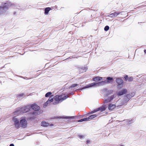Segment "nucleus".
<instances>
[{
	"label": "nucleus",
	"mask_w": 146,
	"mask_h": 146,
	"mask_svg": "<svg viewBox=\"0 0 146 146\" xmlns=\"http://www.w3.org/2000/svg\"><path fill=\"white\" fill-rule=\"evenodd\" d=\"M14 123V125L16 129H18L20 127L25 128L27 126V121L26 117H23L21 118L19 120L16 116L13 117L12 119Z\"/></svg>",
	"instance_id": "nucleus-1"
},
{
	"label": "nucleus",
	"mask_w": 146,
	"mask_h": 146,
	"mask_svg": "<svg viewBox=\"0 0 146 146\" xmlns=\"http://www.w3.org/2000/svg\"><path fill=\"white\" fill-rule=\"evenodd\" d=\"M13 6V4L9 2L2 3L0 6V15L5 14L7 9L12 8Z\"/></svg>",
	"instance_id": "nucleus-2"
},
{
	"label": "nucleus",
	"mask_w": 146,
	"mask_h": 146,
	"mask_svg": "<svg viewBox=\"0 0 146 146\" xmlns=\"http://www.w3.org/2000/svg\"><path fill=\"white\" fill-rule=\"evenodd\" d=\"M93 80L96 82H98L97 83H92L90 84H89L85 86L84 87L82 88V89H80V90H82L83 89L89 88L91 87H94L95 86H97L99 85L100 82H99V81H101L104 80V79H103V78L99 77L97 76L94 78H93Z\"/></svg>",
	"instance_id": "nucleus-3"
},
{
	"label": "nucleus",
	"mask_w": 146,
	"mask_h": 146,
	"mask_svg": "<svg viewBox=\"0 0 146 146\" xmlns=\"http://www.w3.org/2000/svg\"><path fill=\"white\" fill-rule=\"evenodd\" d=\"M68 97V96L67 95L64 96L62 95H56L54 97V99L56 102L53 103V104L54 105L57 104L59 102L62 101Z\"/></svg>",
	"instance_id": "nucleus-4"
},
{
	"label": "nucleus",
	"mask_w": 146,
	"mask_h": 146,
	"mask_svg": "<svg viewBox=\"0 0 146 146\" xmlns=\"http://www.w3.org/2000/svg\"><path fill=\"white\" fill-rule=\"evenodd\" d=\"M30 105L27 106L26 107H23L21 108L20 111L22 113H25L27 112L30 110L31 109Z\"/></svg>",
	"instance_id": "nucleus-5"
},
{
	"label": "nucleus",
	"mask_w": 146,
	"mask_h": 146,
	"mask_svg": "<svg viewBox=\"0 0 146 146\" xmlns=\"http://www.w3.org/2000/svg\"><path fill=\"white\" fill-rule=\"evenodd\" d=\"M118 106H116L115 104H114L113 103H111L110 104L108 105V109L109 110L112 111L114 110H115L116 108V107Z\"/></svg>",
	"instance_id": "nucleus-6"
},
{
	"label": "nucleus",
	"mask_w": 146,
	"mask_h": 146,
	"mask_svg": "<svg viewBox=\"0 0 146 146\" xmlns=\"http://www.w3.org/2000/svg\"><path fill=\"white\" fill-rule=\"evenodd\" d=\"M29 106H30L31 108L36 111L40 109V107L35 104L30 105Z\"/></svg>",
	"instance_id": "nucleus-7"
},
{
	"label": "nucleus",
	"mask_w": 146,
	"mask_h": 146,
	"mask_svg": "<svg viewBox=\"0 0 146 146\" xmlns=\"http://www.w3.org/2000/svg\"><path fill=\"white\" fill-rule=\"evenodd\" d=\"M116 95L114 94L112 96H110V97L108 98L106 97L105 98V101L106 102L108 103L110 102L114 98L116 97Z\"/></svg>",
	"instance_id": "nucleus-8"
},
{
	"label": "nucleus",
	"mask_w": 146,
	"mask_h": 146,
	"mask_svg": "<svg viewBox=\"0 0 146 146\" xmlns=\"http://www.w3.org/2000/svg\"><path fill=\"white\" fill-rule=\"evenodd\" d=\"M127 92V90L126 89H123L120 91L117 92V94L118 96H121L125 94Z\"/></svg>",
	"instance_id": "nucleus-9"
},
{
	"label": "nucleus",
	"mask_w": 146,
	"mask_h": 146,
	"mask_svg": "<svg viewBox=\"0 0 146 146\" xmlns=\"http://www.w3.org/2000/svg\"><path fill=\"white\" fill-rule=\"evenodd\" d=\"M105 109H105V107H102L99 108L97 109H96V110H94L93 111V112L92 113H94L97 112L98 111H100L101 112H102L104 111L105 110Z\"/></svg>",
	"instance_id": "nucleus-10"
},
{
	"label": "nucleus",
	"mask_w": 146,
	"mask_h": 146,
	"mask_svg": "<svg viewBox=\"0 0 146 146\" xmlns=\"http://www.w3.org/2000/svg\"><path fill=\"white\" fill-rule=\"evenodd\" d=\"M116 81L119 85L122 84L123 85V81L121 79L117 78L116 79Z\"/></svg>",
	"instance_id": "nucleus-11"
},
{
	"label": "nucleus",
	"mask_w": 146,
	"mask_h": 146,
	"mask_svg": "<svg viewBox=\"0 0 146 146\" xmlns=\"http://www.w3.org/2000/svg\"><path fill=\"white\" fill-rule=\"evenodd\" d=\"M120 13L115 12L109 15V16L110 17H115L117 16Z\"/></svg>",
	"instance_id": "nucleus-12"
},
{
	"label": "nucleus",
	"mask_w": 146,
	"mask_h": 146,
	"mask_svg": "<svg viewBox=\"0 0 146 146\" xmlns=\"http://www.w3.org/2000/svg\"><path fill=\"white\" fill-rule=\"evenodd\" d=\"M41 125L43 127H46L48 126L49 125V124L48 123L43 121L41 123Z\"/></svg>",
	"instance_id": "nucleus-13"
},
{
	"label": "nucleus",
	"mask_w": 146,
	"mask_h": 146,
	"mask_svg": "<svg viewBox=\"0 0 146 146\" xmlns=\"http://www.w3.org/2000/svg\"><path fill=\"white\" fill-rule=\"evenodd\" d=\"M51 10V8L50 7H47L44 10V13L46 15L48 14L49 12Z\"/></svg>",
	"instance_id": "nucleus-14"
},
{
	"label": "nucleus",
	"mask_w": 146,
	"mask_h": 146,
	"mask_svg": "<svg viewBox=\"0 0 146 146\" xmlns=\"http://www.w3.org/2000/svg\"><path fill=\"white\" fill-rule=\"evenodd\" d=\"M96 116L97 115H92L88 117H87V118L88 119V121L91 120L92 119L95 117H96Z\"/></svg>",
	"instance_id": "nucleus-15"
},
{
	"label": "nucleus",
	"mask_w": 146,
	"mask_h": 146,
	"mask_svg": "<svg viewBox=\"0 0 146 146\" xmlns=\"http://www.w3.org/2000/svg\"><path fill=\"white\" fill-rule=\"evenodd\" d=\"M113 81L112 78L111 77H108L106 79V80L104 81V82L106 83H110L112 82Z\"/></svg>",
	"instance_id": "nucleus-16"
},
{
	"label": "nucleus",
	"mask_w": 146,
	"mask_h": 146,
	"mask_svg": "<svg viewBox=\"0 0 146 146\" xmlns=\"http://www.w3.org/2000/svg\"><path fill=\"white\" fill-rule=\"evenodd\" d=\"M53 95L51 96L49 98L48 100L47 101V102H48L49 104L52 102L53 101Z\"/></svg>",
	"instance_id": "nucleus-17"
},
{
	"label": "nucleus",
	"mask_w": 146,
	"mask_h": 146,
	"mask_svg": "<svg viewBox=\"0 0 146 146\" xmlns=\"http://www.w3.org/2000/svg\"><path fill=\"white\" fill-rule=\"evenodd\" d=\"M88 121V119L87 118H84L83 119H81L78 120L77 121L78 122H82L83 121Z\"/></svg>",
	"instance_id": "nucleus-18"
},
{
	"label": "nucleus",
	"mask_w": 146,
	"mask_h": 146,
	"mask_svg": "<svg viewBox=\"0 0 146 146\" xmlns=\"http://www.w3.org/2000/svg\"><path fill=\"white\" fill-rule=\"evenodd\" d=\"M52 94V93L50 92H49L47 93L45 95V96L46 97H49L50 96H51Z\"/></svg>",
	"instance_id": "nucleus-19"
},
{
	"label": "nucleus",
	"mask_w": 146,
	"mask_h": 146,
	"mask_svg": "<svg viewBox=\"0 0 146 146\" xmlns=\"http://www.w3.org/2000/svg\"><path fill=\"white\" fill-rule=\"evenodd\" d=\"M134 95V94L133 93V96H131L130 94H129V95H127V97H128V99L126 101H129V100L131 98H132L133 96Z\"/></svg>",
	"instance_id": "nucleus-20"
},
{
	"label": "nucleus",
	"mask_w": 146,
	"mask_h": 146,
	"mask_svg": "<svg viewBox=\"0 0 146 146\" xmlns=\"http://www.w3.org/2000/svg\"><path fill=\"white\" fill-rule=\"evenodd\" d=\"M78 136L80 139L84 138L85 137V135H79Z\"/></svg>",
	"instance_id": "nucleus-21"
},
{
	"label": "nucleus",
	"mask_w": 146,
	"mask_h": 146,
	"mask_svg": "<svg viewBox=\"0 0 146 146\" xmlns=\"http://www.w3.org/2000/svg\"><path fill=\"white\" fill-rule=\"evenodd\" d=\"M49 104L48 102H47V101H46L45 103L43 104V107L44 108H45L47 105Z\"/></svg>",
	"instance_id": "nucleus-22"
},
{
	"label": "nucleus",
	"mask_w": 146,
	"mask_h": 146,
	"mask_svg": "<svg viewBox=\"0 0 146 146\" xmlns=\"http://www.w3.org/2000/svg\"><path fill=\"white\" fill-rule=\"evenodd\" d=\"M109 26H107L104 28V30L105 31H107L109 30Z\"/></svg>",
	"instance_id": "nucleus-23"
},
{
	"label": "nucleus",
	"mask_w": 146,
	"mask_h": 146,
	"mask_svg": "<svg viewBox=\"0 0 146 146\" xmlns=\"http://www.w3.org/2000/svg\"><path fill=\"white\" fill-rule=\"evenodd\" d=\"M18 112H19L18 111V112L15 111L13 113L12 115H16L19 114V113H18Z\"/></svg>",
	"instance_id": "nucleus-24"
},
{
	"label": "nucleus",
	"mask_w": 146,
	"mask_h": 146,
	"mask_svg": "<svg viewBox=\"0 0 146 146\" xmlns=\"http://www.w3.org/2000/svg\"><path fill=\"white\" fill-rule=\"evenodd\" d=\"M133 78L132 77H131L129 78L127 80H128L129 81H131L133 80Z\"/></svg>",
	"instance_id": "nucleus-25"
},
{
	"label": "nucleus",
	"mask_w": 146,
	"mask_h": 146,
	"mask_svg": "<svg viewBox=\"0 0 146 146\" xmlns=\"http://www.w3.org/2000/svg\"><path fill=\"white\" fill-rule=\"evenodd\" d=\"M125 80H127L128 79V76H126L125 77Z\"/></svg>",
	"instance_id": "nucleus-26"
},
{
	"label": "nucleus",
	"mask_w": 146,
	"mask_h": 146,
	"mask_svg": "<svg viewBox=\"0 0 146 146\" xmlns=\"http://www.w3.org/2000/svg\"><path fill=\"white\" fill-rule=\"evenodd\" d=\"M77 86H78L77 84H74L72 86V87H76Z\"/></svg>",
	"instance_id": "nucleus-27"
},
{
	"label": "nucleus",
	"mask_w": 146,
	"mask_h": 146,
	"mask_svg": "<svg viewBox=\"0 0 146 146\" xmlns=\"http://www.w3.org/2000/svg\"><path fill=\"white\" fill-rule=\"evenodd\" d=\"M87 68H84V69L83 70H84L83 72H85L87 70Z\"/></svg>",
	"instance_id": "nucleus-28"
},
{
	"label": "nucleus",
	"mask_w": 146,
	"mask_h": 146,
	"mask_svg": "<svg viewBox=\"0 0 146 146\" xmlns=\"http://www.w3.org/2000/svg\"><path fill=\"white\" fill-rule=\"evenodd\" d=\"M90 141L89 140H87L86 141L87 143L88 144L89 143H90Z\"/></svg>",
	"instance_id": "nucleus-29"
},
{
	"label": "nucleus",
	"mask_w": 146,
	"mask_h": 146,
	"mask_svg": "<svg viewBox=\"0 0 146 146\" xmlns=\"http://www.w3.org/2000/svg\"><path fill=\"white\" fill-rule=\"evenodd\" d=\"M9 146H14V145L13 144H10Z\"/></svg>",
	"instance_id": "nucleus-30"
},
{
	"label": "nucleus",
	"mask_w": 146,
	"mask_h": 146,
	"mask_svg": "<svg viewBox=\"0 0 146 146\" xmlns=\"http://www.w3.org/2000/svg\"><path fill=\"white\" fill-rule=\"evenodd\" d=\"M69 118H70L71 119H73L74 118V117H69Z\"/></svg>",
	"instance_id": "nucleus-31"
},
{
	"label": "nucleus",
	"mask_w": 146,
	"mask_h": 146,
	"mask_svg": "<svg viewBox=\"0 0 146 146\" xmlns=\"http://www.w3.org/2000/svg\"><path fill=\"white\" fill-rule=\"evenodd\" d=\"M53 125L52 124H50V126H53Z\"/></svg>",
	"instance_id": "nucleus-32"
},
{
	"label": "nucleus",
	"mask_w": 146,
	"mask_h": 146,
	"mask_svg": "<svg viewBox=\"0 0 146 146\" xmlns=\"http://www.w3.org/2000/svg\"><path fill=\"white\" fill-rule=\"evenodd\" d=\"M144 52L145 53H146V50H144Z\"/></svg>",
	"instance_id": "nucleus-33"
},
{
	"label": "nucleus",
	"mask_w": 146,
	"mask_h": 146,
	"mask_svg": "<svg viewBox=\"0 0 146 146\" xmlns=\"http://www.w3.org/2000/svg\"><path fill=\"white\" fill-rule=\"evenodd\" d=\"M120 146H123V145H120Z\"/></svg>",
	"instance_id": "nucleus-34"
}]
</instances>
